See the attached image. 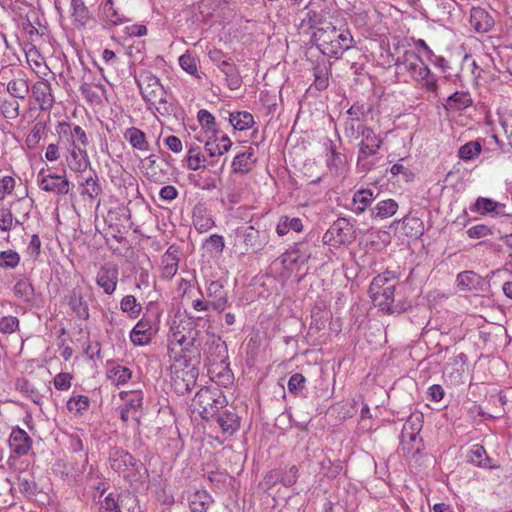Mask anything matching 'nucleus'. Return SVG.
<instances>
[{
  "mask_svg": "<svg viewBox=\"0 0 512 512\" xmlns=\"http://www.w3.org/2000/svg\"><path fill=\"white\" fill-rule=\"evenodd\" d=\"M312 38L322 54L336 59L354 45L353 36L348 29L337 28L331 23L318 27Z\"/></svg>",
  "mask_w": 512,
  "mask_h": 512,
  "instance_id": "f257e3e1",
  "label": "nucleus"
},
{
  "mask_svg": "<svg viewBox=\"0 0 512 512\" xmlns=\"http://www.w3.org/2000/svg\"><path fill=\"white\" fill-rule=\"evenodd\" d=\"M108 461L111 469L131 486L135 483H143L148 478L145 465L123 448H112L109 451Z\"/></svg>",
  "mask_w": 512,
  "mask_h": 512,
  "instance_id": "f03ea898",
  "label": "nucleus"
},
{
  "mask_svg": "<svg viewBox=\"0 0 512 512\" xmlns=\"http://www.w3.org/2000/svg\"><path fill=\"white\" fill-rule=\"evenodd\" d=\"M394 65L408 72L413 80L428 92L437 94L438 84L435 75L415 51H404L403 55L395 60Z\"/></svg>",
  "mask_w": 512,
  "mask_h": 512,
  "instance_id": "7ed1b4c3",
  "label": "nucleus"
},
{
  "mask_svg": "<svg viewBox=\"0 0 512 512\" xmlns=\"http://www.w3.org/2000/svg\"><path fill=\"white\" fill-rule=\"evenodd\" d=\"M236 244L243 248L242 254H257L264 250L270 241V232L260 223L241 226L235 231Z\"/></svg>",
  "mask_w": 512,
  "mask_h": 512,
  "instance_id": "20e7f679",
  "label": "nucleus"
},
{
  "mask_svg": "<svg viewBox=\"0 0 512 512\" xmlns=\"http://www.w3.org/2000/svg\"><path fill=\"white\" fill-rule=\"evenodd\" d=\"M227 399L219 389L201 388L193 399L200 416L204 420L213 418L219 410L227 406Z\"/></svg>",
  "mask_w": 512,
  "mask_h": 512,
  "instance_id": "39448f33",
  "label": "nucleus"
},
{
  "mask_svg": "<svg viewBox=\"0 0 512 512\" xmlns=\"http://www.w3.org/2000/svg\"><path fill=\"white\" fill-rule=\"evenodd\" d=\"M356 238L354 225L340 217L333 222L322 237L323 244L333 247L351 244Z\"/></svg>",
  "mask_w": 512,
  "mask_h": 512,
  "instance_id": "423d86ee",
  "label": "nucleus"
},
{
  "mask_svg": "<svg viewBox=\"0 0 512 512\" xmlns=\"http://www.w3.org/2000/svg\"><path fill=\"white\" fill-rule=\"evenodd\" d=\"M198 375L199 368L175 364L171 367V387L178 395H184L195 387Z\"/></svg>",
  "mask_w": 512,
  "mask_h": 512,
  "instance_id": "0eeeda50",
  "label": "nucleus"
},
{
  "mask_svg": "<svg viewBox=\"0 0 512 512\" xmlns=\"http://www.w3.org/2000/svg\"><path fill=\"white\" fill-rule=\"evenodd\" d=\"M313 236H308L305 241L294 243V245L281 256V262L285 268L301 266L308 262L312 255L310 241Z\"/></svg>",
  "mask_w": 512,
  "mask_h": 512,
  "instance_id": "6e6552de",
  "label": "nucleus"
},
{
  "mask_svg": "<svg viewBox=\"0 0 512 512\" xmlns=\"http://www.w3.org/2000/svg\"><path fill=\"white\" fill-rule=\"evenodd\" d=\"M202 351L208 365L226 364L228 360L226 343L214 334L205 341Z\"/></svg>",
  "mask_w": 512,
  "mask_h": 512,
  "instance_id": "1a4fd4ad",
  "label": "nucleus"
},
{
  "mask_svg": "<svg viewBox=\"0 0 512 512\" xmlns=\"http://www.w3.org/2000/svg\"><path fill=\"white\" fill-rule=\"evenodd\" d=\"M37 182L39 187L45 191L55 195H67L70 191V182L65 175H58L55 173L44 174V168L41 169L37 175Z\"/></svg>",
  "mask_w": 512,
  "mask_h": 512,
  "instance_id": "9d476101",
  "label": "nucleus"
},
{
  "mask_svg": "<svg viewBox=\"0 0 512 512\" xmlns=\"http://www.w3.org/2000/svg\"><path fill=\"white\" fill-rule=\"evenodd\" d=\"M359 137H363L359 144V159L375 155L383 143L382 138L366 126L357 125L356 139Z\"/></svg>",
  "mask_w": 512,
  "mask_h": 512,
  "instance_id": "9b49d317",
  "label": "nucleus"
},
{
  "mask_svg": "<svg viewBox=\"0 0 512 512\" xmlns=\"http://www.w3.org/2000/svg\"><path fill=\"white\" fill-rule=\"evenodd\" d=\"M140 89V94L148 105V109L155 106V98L157 96H164V87L160 83V79L155 75H146L143 79H136Z\"/></svg>",
  "mask_w": 512,
  "mask_h": 512,
  "instance_id": "f8f14e48",
  "label": "nucleus"
},
{
  "mask_svg": "<svg viewBox=\"0 0 512 512\" xmlns=\"http://www.w3.org/2000/svg\"><path fill=\"white\" fill-rule=\"evenodd\" d=\"M395 287L396 286H385L382 290H379V293L370 292L373 304L387 314H399L404 311L402 306L394 304Z\"/></svg>",
  "mask_w": 512,
  "mask_h": 512,
  "instance_id": "ddd939ff",
  "label": "nucleus"
},
{
  "mask_svg": "<svg viewBox=\"0 0 512 512\" xmlns=\"http://www.w3.org/2000/svg\"><path fill=\"white\" fill-rule=\"evenodd\" d=\"M179 347L180 352H175L174 355L172 354L176 364H178L179 367L199 368L201 362V348H199V345L190 346L184 342Z\"/></svg>",
  "mask_w": 512,
  "mask_h": 512,
  "instance_id": "4468645a",
  "label": "nucleus"
},
{
  "mask_svg": "<svg viewBox=\"0 0 512 512\" xmlns=\"http://www.w3.org/2000/svg\"><path fill=\"white\" fill-rule=\"evenodd\" d=\"M67 166L74 172H84L90 167V160L86 149L80 145H74L67 148L65 156Z\"/></svg>",
  "mask_w": 512,
  "mask_h": 512,
  "instance_id": "2eb2a0df",
  "label": "nucleus"
},
{
  "mask_svg": "<svg viewBox=\"0 0 512 512\" xmlns=\"http://www.w3.org/2000/svg\"><path fill=\"white\" fill-rule=\"evenodd\" d=\"M208 298H211V306L218 312L224 311L228 303V292L224 288L222 280L211 281L206 289Z\"/></svg>",
  "mask_w": 512,
  "mask_h": 512,
  "instance_id": "dca6fc26",
  "label": "nucleus"
},
{
  "mask_svg": "<svg viewBox=\"0 0 512 512\" xmlns=\"http://www.w3.org/2000/svg\"><path fill=\"white\" fill-rule=\"evenodd\" d=\"M9 446L12 452L18 456L26 455L32 447V439L25 430L16 427L9 437Z\"/></svg>",
  "mask_w": 512,
  "mask_h": 512,
  "instance_id": "f3484780",
  "label": "nucleus"
},
{
  "mask_svg": "<svg viewBox=\"0 0 512 512\" xmlns=\"http://www.w3.org/2000/svg\"><path fill=\"white\" fill-rule=\"evenodd\" d=\"M58 133L61 137L66 136L67 140L71 141V146L80 145L85 148L89 144L85 131L79 125L61 122L58 125Z\"/></svg>",
  "mask_w": 512,
  "mask_h": 512,
  "instance_id": "a211bd4d",
  "label": "nucleus"
},
{
  "mask_svg": "<svg viewBox=\"0 0 512 512\" xmlns=\"http://www.w3.org/2000/svg\"><path fill=\"white\" fill-rule=\"evenodd\" d=\"M400 223L402 224L403 234L406 237L418 239L424 234L425 229L423 221L419 217L413 216L411 213L400 220H394L391 227Z\"/></svg>",
  "mask_w": 512,
  "mask_h": 512,
  "instance_id": "6ab92c4d",
  "label": "nucleus"
},
{
  "mask_svg": "<svg viewBox=\"0 0 512 512\" xmlns=\"http://www.w3.org/2000/svg\"><path fill=\"white\" fill-rule=\"evenodd\" d=\"M51 84L48 80L37 81L32 87V95L38 102L41 110H49L54 103L51 93Z\"/></svg>",
  "mask_w": 512,
  "mask_h": 512,
  "instance_id": "aec40b11",
  "label": "nucleus"
},
{
  "mask_svg": "<svg viewBox=\"0 0 512 512\" xmlns=\"http://www.w3.org/2000/svg\"><path fill=\"white\" fill-rule=\"evenodd\" d=\"M118 274V268L116 266H103L97 273L96 282L106 294L111 295L116 290Z\"/></svg>",
  "mask_w": 512,
  "mask_h": 512,
  "instance_id": "412c9836",
  "label": "nucleus"
},
{
  "mask_svg": "<svg viewBox=\"0 0 512 512\" xmlns=\"http://www.w3.org/2000/svg\"><path fill=\"white\" fill-rule=\"evenodd\" d=\"M232 0H202L200 4L201 13L207 12V15L219 18L231 16L233 9L231 8Z\"/></svg>",
  "mask_w": 512,
  "mask_h": 512,
  "instance_id": "4be33fe9",
  "label": "nucleus"
},
{
  "mask_svg": "<svg viewBox=\"0 0 512 512\" xmlns=\"http://www.w3.org/2000/svg\"><path fill=\"white\" fill-rule=\"evenodd\" d=\"M305 15L301 20L300 27L302 28H315L319 25L325 26V14L323 9H320V5L316 2H310L305 7Z\"/></svg>",
  "mask_w": 512,
  "mask_h": 512,
  "instance_id": "5701e85b",
  "label": "nucleus"
},
{
  "mask_svg": "<svg viewBox=\"0 0 512 512\" xmlns=\"http://www.w3.org/2000/svg\"><path fill=\"white\" fill-rule=\"evenodd\" d=\"M505 207V204L497 202L491 198L478 197L470 210L481 215L493 213L495 216H505L507 215Z\"/></svg>",
  "mask_w": 512,
  "mask_h": 512,
  "instance_id": "b1692460",
  "label": "nucleus"
},
{
  "mask_svg": "<svg viewBox=\"0 0 512 512\" xmlns=\"http://www.w3.org/2000/svg\"><path fill=\"white\" fill-rule=\"evenodd\" d=\"M470 23L478 33L490 31L494 26V18L483 8L473 7L470 13Z\"/></svg>",
  "mask_w": 512,
  "mask_h": 512,
  "instance_id": "393cba45",
  "label": "nucleus"
},
{
  "mask_svg": "<svg viewBox=\"0 0 512 512\" xmlns=\"http://www.w3.org/2000/svg\"><path fill=\"white\" fill-rule=\"evenodd\" d=\"M153 336L152 323L149 319L142 318L134 326L130 333V339L134 345L148 344Z\"/></svg>",
  "mask_w": 512,
  "mask_h": 512,
  "instance_id": "a878e982",
  "label": "nucleus"
},
{
  "mask_svg": "<svg viewBox=\"0 0 512 512\" xmlns=\"http://www.w3.org/2000/svg\"><path fill=\"white\" fill-rule=\"evenodd\" d=\"M215 418L223 433L233 435L240 428V417L233 410H224L217 413Z\"/></svg>",
  "mask_w": 512,
  "mask_h": 512,
  "instance_id": "bb28decb",
  "label": "nucleus"
},
{
  "mask_svg": "<svg viewBox=\"0 0 512 512\" xmlns=\"http://www.w3.org/2000/svg\"><path fill=\"white\" fill-rule=\"evenodd\" d=\"M468 462L482 468L497 469L500 465L493 463V460L487 455L485 448L480 444L471 447L468 455Z\"/></svg>",
  "mask_w": 512,
  "mask_h": 512,
  "instance_id": "cd10ccee",
  "label": "nucleus"
},
{
  "mask_svg": "<svg viewBox=\"0 0 512 512\" xmlns=\"http://www.w3.org/2000/svg\"><path fill=\"white\" fill-rule=\"evenodd\" d=\"M67 302L77 317L83 320H87L89 318L88 304L84 300L80 290L76 288L72 289L67 296Z\"/></svg>",
  "mask_w": 512,
  "mask_h": 512,
  "instance_id": "c85d7f7f",
  "label": "nucleus"
},
{
  "mask_svg": "<svg viewBox=\"0 0 512 512\" xmlns=\"http://www.w3.org/2000/svg\"><path fill=\"white\" fill-rule=\"evenodd\" d=\"M472 103V98L468 92L456 91L447 98L444 107L447 111H460L468 108Z\"/></svg>",
  "mask_w": 512,
  "mask_h": 512,
  "instance_id": "c756f323",
  "label": "nucleus"
},
{
  "mask_svg": "<svg viewBox=\"0 0 512 512\" xmlns=\"http://www.w3.org/2000/svg\"><path fill=\"white\" fill-rule=\"evenodd\" d=\"M125 499L131 500L133 497L129 493L125 495L109 493L99 501L98 512H121L120 507Z\"/></svg>",
  "mask_w": 512,
  "mask_h": 512,
  "instance_id": "7c9ffc66",
  "label": "nucleus"
},
{
  "mask_svg": "<svg viewBox=\"0 0 512 512\" xmlns=\"http://www.w3.org/2000/svg\"><path fill=\"white\" fill-rule=\"evenodd\" d=\"M422 418L420 415H411L408 417L406 422L403 425V429L400 435V445L402 449H406V438L407 434L419 435L422 429Z\"/></svg>",
  "mask_w": 512,
  "mask_h": 512,
  "instance_id": "2f4dec72",
  "label": "nucleus"
},
{
  "mask_svg": "<svg viewBox=\"0 0 512 512\" xmlns=\"http://www.w3.org/2000/svg\"><path fill=\"white\" fill-rule=\"evenodd\" d=\"M398 210V203L393 199L379 201L372 209L373 218L386 219L393 216Z\"/></svg>",
  "mask_w": 512,
  "mask_h": 512,
  "instance_id": "473e14b6",
  "label": "nucleus"
},
{
  "mask_svg": "<svg viewBox=\"0 0 512 512\" xmlns=\"http://www.w3.org/2000/svg\"><path fill=\"white\" fill-rule=\"evenodd\" d=\"M124 138L131 144L134 149L140 151H147L149 149V143L146 140L145 133L136 127H130L126 129Z\"/></svg>",
  "mask_w": 512,
  "mask_h": 512,
  "instance_id": "72a5a7b5",
  "label": "nucleus"
},
{
  "mask_svg": "<svg viewBox=\"0 0 512 512\" xmlns=\"http://www.w3.org/2000/svg\"><path fill=\"white\" fill-rule=\"evenodd\" d=\"M374 199L375 196L371 189H361L357 191L353 196V211L356 214L363 213Z\"/></svg>",
  "mask_w": 512,
  "mask_h": 512,
  "instance_id": "f704fd0d",
  "label": "nucleus"
},
{
  "mask_svg": "<svg viewBox=\"0 0 512 512\" xmlns=\"http://www.w3.org/2000/svg\"><path fill=\"white\" fill-rule=\"evenodd\" d=\"M213 498L205 490L196 491L191 500L190 508L192 512H207L209 506L213 503Z\"/></svg>",
  "mask_w": 512,
  "mask_h": 512,
  "instance_id": "c9c22d12",
  "label": "nucleus"
},
{
  "mask_svg": "<svg viewBox=\"0 0 512 512\" xmlns=\"http://www.w3.org/2000/svg\"><path fill=\"white\" fill-rule=\"evenodd\" d=\"M229 122L234 129L244 131L254 125L253 115L247 111H238L230 114Z\"/></svg>",
  "mask_w": 512,
  "mask_h": 512,
  "instance_id": "e433bc0d",
  "label": "nucleus"
},
{
  "mask_svg": "<svg viewBox=\"0 0 512 512\" xmlns=\"http://www.w3.org/2000/svg\"><path fill=\"white\" fill-rule=\"evenodd\" d=\"M14 294L27 303H32L35 296V290L32 283L27 278L19 279L14 285Z\"/></svg>",
  "mask_w": 512,
  "mask_h": 512,
  "instance_id": "4c0bfd02",
  "label": "nucleus"
},
{
  "mask_svg": "<svg viewBox=\"0 0 512 512\" xmlns=\"http://www.w3.org/2000/svg\"><path fill=\"white\" fill-rule=\"evenodd\" d=\"M290 230L301 232L303 224L300 218H290L289 216H282L276 226V233L279 236L286 235Z\"/></svg>",
  "mask_w": 512,
  "mask_h": 512,
  "instance_id": "58836bf2",
  "label": "nucleus"
},
{
  "mask_svg": "<svg viewBox=\"0 0 512 512\" xmlns=\"http://www.w3.org/2000/svg\"><path fill=\"white\" fill-rule=\"evenodd\" d=\"M254 151L252 148H249L247 151L240 153L235 156L232 167L233 171L236 173H248L250 171V162H254Z\"/></svg>",
  "mask_w": 512,
  "mask_h": 512,
  "instance_id": "ea45409f",
  "label": "nucleus"
},
{
  "mask_svg": "<svg viewBox=\"0 0 512 512\" xmlns=\"http://www.w3.org/2000/svg\"><path fill=\"white\" fill-rule=\"evenodd\" d=\"M221 72L226 76V82L231 90L238 89L242 84V79L236 65L228 61L220 68Z\"/></svg>",
  "mask_w": 512,
  "mask_h": 512,
  "instance_id": "a19ab883",
  "label": "nucleus"
},
{
  "mask_svg": "<svg viewBox=\"0 0 512 512\" xmlns=\"http://www.w3.org/2000/svg\"><path fill=\"white\" fill-rule=\"evenodd\" d=\"M330 66L331 64H317L313 68L314 85L319 91L325 90L329 85Z\"/></svg>",
  "mask_w": 512,
  "mask_h": 512,
  "instance_id": "79ce46f5",
  "label": "nucleus"
},
{
  "mask_svg": "<svg viewBox=\"0 0 512 512\" xmlns=\"http://www.w3.org/2000/svg\"><path fill=\"white\" fill-rule=\"evenodd\" d=\"M8 93L16 99H25L29 93L28 82L22 78L12 79L7 84Z\"/></svg>",
  "mask_w": 512,
  "mask_h": 512,
  "instance_id": "37998d69",
  "label": "nucleus"
},
{
  "mask_svg": "<svg viewBox=\"0 0 512 512\" xmlns=\"http://www.w3.org/2000/svg\"><path fill=\"white\" fill-rule=\"evenodd\" d=\"M187 167L191 170H198L200 168H205L207 159L201 153L200 147H191L188 150V154L186 156Z\"/></svg>",
  "mask_w": 512,
  "mask_h": 512,
  "instance_id": "c03bdc74",
  "label": "nucleus"
},
{
  "mask_svg": "<svg viewBox=\"0 0 512 512\" xmlns=\"http://www.w3.org/2000/svg\"><path fill=\"white\" fill-rule=\"evenodd\" d=\"M153 107L161 116L176 115L177 106L168 100L166 91H164V96H157L155 98V106Z\"/></svg>",
  "mask_w": 512,
  "mask_h": 512,
  "instance_id": "a18cd8bd",
  "label": "nucleus"
},
{
  "mask_svg": "<svg viewBox=\"0 0 512 512\" xmlns=\"http://www.w3.org/2000/svg\"><path fill=\"white\" fill-rule=\"evenodd\" d=\"M482 151V146L478 141H470L458 150V156L463 161H470L479 156Z\"/></svg>",
  "mask_w": 512,
  "mask_h": 512,
  "instance_id": "49530a36",
  "label": "nucleus"
},
{
  "mask_svg": "<svg viewBox=\"0 0 512 512\" xmlns=\"http://www.w3.org/2000/svg\"><path fill=\"white\" fill-rule=\"evenodd\" d=\"M329 143L330 155L327 158V166L331 172L335 171L337 173L340 170V168L344 165L346 161V156L336 151V147L332 141L329 140Z\"/></svg>",
  "mask_w": 512,
  "mask_h": 512,
  "instance_id": "de8ad7c7",
  "label": "nucleus"
},
{
  "mask_svg": "<svg viewBox=\"0 0 512 512\" xmlns=\"http://www.w3.org/2000/svg\"><path fill=\"white\" fill-rule=\"evenodd\" d=\"M229 149L230 144L218 143V134H216V136H211L205 143V151L207 152L208 156L212 158L223 155Z\"/></svg>",
  "mask_w": 512,
  "mask_h": 512,
  "instance_id": "09e8293b",
  "label": "nucleus"
},
{
  "mask_svg": "<svg viewBox=\"0 0 512 512\" xmlns=\"http://www.w3.org/2000/svg\"><path fill=\"white\" fill-rule=\"evenodd\" d=\"M197 119L202 126L205 128L207 132H211L212 136H216L219 133V130L216 129V121L215 117L206 109H201L197 113Z\"/></svg>",
  "mask_w": 512,
  "mask_h": 512,
  "instance_id": "8fccbe9b",
  "label": "nucleus"
},
{
  "mask_svg": "<svg viewBox=\"0 0 512 512\" xmlns=\"http://www.w3.org/2000/svg\"><path fill=\"white\" fill-rule=\"evenodd\" d=\"M287 387L289 393L294 396H302L306 387V378L301 373H295L290 376Z\"/></svg>",
  "mask_w": 512,
  "mask_h": 512,
  "instance_id": "3c124183",
  "label": "nucleus"
},
{
  "mask_svg": "<svg viewBox=\"0 0 512 512\" xmlns=\"http://www.w3.org/2000/svg\"><path fill=\"white\" fill-rule=\"evenodd\" d=\"M17 485L22 494L34 496L37 493L38 487L33 477H28L21 473L17 477Z\"/></svg>",
  "mask_w": 512,
  "mask_h": 512,
  "instance_id": "603ef678",
  "label": "nucleus"
},
{
  "mask_svg": "<svg viewBox=\"0 0 512 512\" xmlns=\"http://www.w3.org/2000/svg\"><path fill=\"white\" fill-rule=\"evenodd\" d=\"M94 174L95 177L89 176L84 180V182L81 183V185L84 186L82 194L87 195L91 199L96 198L102 193V187L98 182V178L95 172Z\"/></svg>",
  "mask_w": 512,
  "mask_h": 512,
  "instance_id": "864d4df0",
  "label": "nucleus"
},
{
  "mask_svg": "<svg viewBox=\"0 0 512 512\" xmlns=\"http://www.w3.org/2000/svg\"><path fill=\"white\" fill-rule=\"evenodd\" d=\"M71 6L75 20L80 22L81 25H85L90 18V13L84 0H71Z\"/></svg>",
  "mask_w": 512,
  "mask_h": 512,
  "instance_id": "5fc2aeb1",
  "label": "nucleus"
},
{
  "mask_svg": "<svg viewBox=\"0 0 512 512\" xmlns=\"http://www.w3.org/2000/svg\"><path fill=\"white\" fill-rule=\"evenodd\" d=\"M19 103L16 100L0 99V111L4 118L15 119L19 116Z\"/></svg>",
  "mask_w": 512,
  "mask_h": 512,
  "instance_id": "6e6d98bb",
  "label": "nucleus"
},
{
  "mask_svg": "<svg viewBox=\"0 0 512 512\" xmlns=\"http://www.w3.org/2000/svg\"><path fill=\"white\" fill-rule=\"evenodd\" d=\"M17 388L21 393H24L27 397H29L35 404H42V395L28 380L23 379L19 381Z\"/></svg>",
  "mask_w": 512,
  "mask_h": 512,
  "instance_id": "4d7b16f0",
  "label": "nucleus"
},
{
  "mask_svg": "<svg viewBox=\"0 0 512 512\" xmlns=\"http://www.w3.org/2000/svg\"><path fill=\"white\" fill-rule=\"evenodd\" d=\"M90 400L87 396L84 395H78L71 397L67 401V409L70 412L75 413H82L83 411H86L89 408Z\"/></svg>",
  "mask_w": 512,
  "mask_h": 512,
  "instance_id": "13d9d810",
  "label": "nucleus"
},
{
  "mask_svg": "<svg viewBox=\"0 0 512 512\" xmlns=\"http://www.w3.org/2000/svg\"><path fill=\"white\" fill-rule=\"evenodd\" d=\"M20 262V256L16 251L6 250L0 252V267L6 269L15 268Z\"/></svg>",
  "mask_w": 512,
  "mask_h": 512,
  "instance_id": "bf43d9fd",
  "label": "nucleus"
},
{
  "mask_svg": "<svg viewBox=\"0 0 512 512\" xmlns=\"http://www.w3.org/2000/svg\"><path fill=\"white\" fill-rule=\"evenodd\" d=\"M120 308L123 312H129L134 318L138 317L141 312V305L137 304L133 295L125 296L120 302Z\"/></svg>",
  "mask_w": 512,
  "mask_h": 512,
  "instance_id": "052dcab7",
  "label": "nucleus"
},
{
  "mask_svg": "<svg viewBox=\"0 0 512 512\" xmlns=\"http://www.w3.org/2000/svg\"><path fill=\"white\" fill-rule=\"evenodd\" d=\"M131 374L127 367L117 365L110 370L109 377L119 385L125 384L131 378Z\"/></svg>",
  "mask_w": 512,
  "mask_h": 512,
  "instance_id": "680f3d73",
  "label": "nucleus"
},
{
  "mask_svg": "<svg viewBox=\"0 0 512 512\" xmlns=\"http://www.w3.org/2000/svg\"><path fill=\"white\" fill-rule=\"evenodd\" d=\"M299 477V469L296 465H292L288 470H281V479L280 483L284 487H291L293 486Z\"/></svg>",
  "mask_w": 512,
  "mask_h": 512,
  "instance_id": "e2e57ef3",
  "label": "nucleus"
},
{
  "mask_svg": "<svg viewBox=\"0 0 512 512\" xmlns=\"http://www.w3.org/2000/svg\"><path fill=\"white\" fill-rule=\"evenodd\" d=\"M171 334L169 335V344H168V351L169 355L172 358V353H174L175 347L180 346L185 342V333L183 331L179 330V327H177L176 330L173 328L171 329Z\"/></svg>",
  "mask_w": 512,
  "mask_h": 512,
  "instance_id": "0e129e2a",
  "label": "nucleus"
},
{
  "mask_svg": "<svg viewBox=\"0 0 512 512\" xmlns=\"http://www.w3.org/2000/svg\"><path fill=\"white\" fill-rule=\"evenodd\" d=\"M162 263V277L171 279L178 270V260H174L173 258L164 259L161 258Z\"/></svg>",
  "mask_w": 512,
  "mask_h": 512,
  "instance_id": "69168bd1",
  "label": "nucleus"
},
{
  "mask_svg": "<svg viewBox=\"0 0 512 512\" xmlns=\"http://www.w3.org/2000/svg\"><path fill=\"white\" fill-rule=\"evenodd\" d=\"M19 325V320L14 316H5L0 318V332L4 334L13 333Z\"/></svg>",
  "mask_w": 512,
  "mask_h": 512,
  "instance_id": "338daca9",
  "label": "nucleus"
},
{
  "mask_svg": "<svg viewBox=\"0 0 512 512\" xmlns=\"http://www.w3.org/2000/svg\"><path fill=\"white\" fill-rule=\"evenodd\" d=\"M179 64L183 70L191 75H195L197 72V63L194 57L190 54H183L179 57Z\"/></svg>",
  "mask_w": 512,
  "mask_h": 512,
  "instance_id": "774afa93",
  "label": "nucleus"
}]
</instances>
